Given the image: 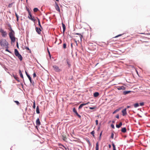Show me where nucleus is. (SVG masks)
<instances>
[{
	"label": "nucleus",
	"instance_id": "1",
	"mask_svg": "<svg viewBox=\"0 0 150 150\" xmlns=\"http://www.w3.org/2000/svg\"><path fill=\"white\" fill-rule=\"evenodd\" d=\"M10 31V32L9 34V38L11 40V42H14L15 41V38L14 36V32L11 28Z\"/></svg>",
	"mask_w": 150,
	"mask_h": 150
},
{
	"label": "nucleus",
	"instance_id": "2",
	"mask_svg": "<svg viewBox=\"0 0 150 150\" xmlns=\"http://www.w3.org/2000/svg\"><path fill=\"white\" fill-rule=\"evenodd\" d=\"M8 42L5 39H1L0 41V45L3 48H8Z\"/></svg>",
	"mask_w": 150,
	"mask_h": 150
},
{
	"label": "nucleus",
	"instance_id": "3",
	"mask_svg": "<svg viewBox=\"0 0 150 150\" xmlns=\"http://www.w3.org/2000/svg\"><path fill=\"white\" fill-rule=\"evenodd\" d=\"M125 88L123 86H122L120 87H119L117 88V89L119 90H122L123 91V94H128L129 93H131V91H125L124 90L125 89Z\"/></svg>",
	"mask_w": 150,
	"mask_h": 150
},
{
	"label": "nucleus",
	"instance_id": "4",
	"mask_svg": "<svg viewBox=\"0 0 150 150\" xmlns=\"http://www.w3.org/2000/svg\"><path fill=\"white\" fill-rule=\"evenodd\" d=\"M0 32L1 33V35L2 37H6L7 35V33L6 31L4 30L2 28H0Z\"/></svg>",
	"mask_w": 150,
	"mask_h": 150
},
{
	"label": "nucleus",
	"instance_id": "5",
	"mask_svg": "<svg viewBox=\"0 0 150 150\" xmlns=\"http://www.w3.org/2000/svg\"><path fill=\"white\" fill-rule=\"evenodd\" d=\"M29 14V16H28V18H29L32 21H35V19L34 17V16H32V15L31 14V12L29 11H28Z\"/></svg>",
	"mask_w": 150,
	"mask_h": 150
},
{
	"label": "nucleus",
	"instance_id": "6",
	"mask_svg": "<svg viewBox=\"0 0 150 150\" xmlns=\"http://www.w3.org/2000/svg\"><path fill=\"white\" fill-rule=\"evenodd\" d=\"M53 67L54 69V71L56 72H59L61 71V69H59L58 67L56 65L53 66Z\"/></svg>",
	"mask_w": 150,
	"mask_h": 150
},
{
	"label": "nucleus",
	"instance_id": "7",
	"mask_svg": "<svg viewBox=\"0 0 150 150\" xmlns=\"http://www.w3.org/2000/svg\"><path fill=\"white\" fill-rule=\"evenodd\" d=\"M35 30L38 34H40L41 33V30L40 28H38V27H36Z\"/></svg>",
	"mask_w": 150,
	"mask_h": 150
},
{
	"label": "nucleus",
	"instance_id": "8",
	"mask_svg": "<svg viewBox=\"0 0 150 150\" xmlns=\"http://www.w3.org/2000/svg\"><path fill=\"white\" fill-rule=\"evenodd\" d=\"M55 4H56V5L55 6V9L57 11H58L59 12H60V9H59V7L58 5L57 4V3L56 2H55Z\"/></svg>",
	"mask_w": 150,
	"mask_h": 150
},
{
	"label": "nucleus",
	"instance_id": "9",
	"mask_svg": "<svg viewBox=\"0 0 150 150\" xmlns=\"http://www.w3.org/2000/svg\"><path fill=\"white\" fill-rule=\"evenodd\" d=\"M122 115L123 116H124L127 114L126 112V108H125L122 111Z\"/></svg>",
	"mask_w": 150,
	"mask_h": 150
},
{
	"label": "nucleus",
	"instance_id": "10",
	"mask_svg": "<svg viewBox=\"0 0 150 150\" xmlns=\"http://www.w3.org/2000/svg\"><path fill=\"white\" fill-rule=\"evenodd\" d=\"M89 103V102H88L87 103H86L81 104L79 105V109L81 108L83 106L86 105L87 104H88Z\"/></svg>",
	"mask_w": 150,
	"mask_h": 150
},
{
	"label": "nucleus",
	"instance_id": "11",
	"mask_svg": "<svg viewBox=\"0 0 150 150\" xmlns=\"http://www.w3.org/2000/svg\"><path fill=\"white\" fill-rule=\"evenodd\" d=\"M25 73L26 74V75L28 77V78L30 83H32V79H31V77L30 76V75H28V73L26 71H25Z\"/></svg>",
	"mask_w": 150,
	"mask_h": 150
},
{
	"label": "nucleus",
	"instance_id": "12",
	"mask_svg": "<svg viewBox=\"0 0 150 150\" xmlns=\"http://www.w3.org/2000/svg\"><path fill=\"white\" fill-rule=\"evenodd\" d=\"M36 124L37 125L39 126L40 125V122L39 118H38L36 120Z\"/></svg>",
	"mask_w": 150,
	"mask_h": 150
},
{
	"label": "nucleus",
	"instance_id": "13",
	"mask_svg": "<svg viewBox=\"0 0 150 150\" xmlns=\"http://www.w3.org/2000/svg\"><path fill=\"white\" fill-rule=\"evenodd\" d=\"M14 52H15V54L16 56L17 55H18L19 54H20L18 51L16 49H15Z\"/></svg>",
	"mask_w": 150,
	"mask_h": 150
},
{
	"label": "nucleus",
	"instance_id": "14",
	"mask_svg": "<svg viewBox=\"0 0 150 150\" xmlns=\"http://www.w3.org/2000/svg\"><path fill=\"white\" fill-rule=\"evenodd\" d=\"M17 57L18 59L20 60V61H22L23 59V57L20 54L16 56Z\"/></svg>",
	"mask_w": 150,
	"mask_h": 150
},
{
	"label": "nucleus",
	"instance_id": "15",
	"mask_svg": "<svg viewBox=\"0 0 150 150\" xmlns=\"http://www.w3.org/2000/svg\"><path fill=\"white\" fill-rule=\"evenodd\" d=\"M121 109V108H119L118 109H117L116 110H115V111H114L113 112V114H114L116 112H117L119 111Z\"/></svg>",
	"mask_w": 150,
	"mask_h": 150
},
{
	"label": "nucleus",
	"instance_id": "16",
	"mask_svg": "<svg viewBox=\"0 0 150 150\" xmlns=\"http://www.w3.org/2000/svg\"><path fill=\"white\" fill-rule=\"evenodd\" d=\"M62 27L63 28V32H64L65 31V30L66 26H65V25L63 23H62Z\"/></svg>",
	"mask_w": 150,
	"mask_h": 150
},
{
	"label": "nucleus",
	"instance_id": "17",
	"mask_svg": "<svg viewBox=\"0 0 150 150\" xmlns=\"http://www.w3.org/2000/svg\"><path fill=\"white\" fill-rule=\"evenodd\" d=\"M122 125V122H120L119 125H116V127L117 128L120 127Z\"/></svg>",
	"mask_w": 150,
	"mask_h": 150
},
{
	"label": "nucleus",
	"instance_id": "18",
	"mask_svg": "<svg viewBox=\"0 0 150 150\" xmlns=\"http://www.w3.org/2000/svg\"><path fill=\"white\" fill-rule=\"evenodd\" d=\"M121 131L122 132L125 133L126 132V129L125 127L122 128L121 129Z\"/></svg>",
	"mask_w": 150,
	"mask_h": 150
},
{
	"label": "nucleus",
	"instance_id": "19",
	"mask_svg": "<svg viewBox=\"0 0 150 150\" xmlns=\"http://www.w3.org/2000/svg\"><path fill=\"white\" fill-rule=\"evenodd\" d=\"M19 74L20 76L22 78V79H23V74L21 72V71L20 70L19 71Z\"/></svg>",
	"mask_w": 150,
	"mask_h": 150
},
{
	"label": "nucleus",
	"instance_id": "20",
	"mask_svg": "<svg viewBox=\"0 0 150 150\" xmlns=\"http://www.w3.org/2000/svg\"><path fill=\"white\" fill-rule=\"evenodd\" d=\"M144 46H149L150 45L149 44L148 42H145L144 44Z\"/></svg>",
	"mask_w": 150,
	"mask_h": 150
},
{
	"label": "nucleus",
	"instance_id": "21",
	"mask_svg": "<svg viewBox=\"0 0 150 150\" xmlns=\"http://www.w3.org/2000/svg\"><path fill=\"white\" fill-rule=\"evenodd\" d=\"M36 112L37 113L39 114L40 113L39 108L38 106H37L36 108Z\"/></svg>",
	"mask_w": 150,
	"mask_h": 150
},
{
	"label": "nucleus",
	"instance_id": "22",
	"mask_svg": "<svg viewBox=\"0 0 150 150\" xmlns=\"http://www.w3.org/2000/svg\"><path fill=\"white\" fill-rule=\"evenodd\" d=\"M96 150H99V144L98 142L96 143Z\"/></svg>",
	"mask_w": 150,
	"mask_h": 150
},
{
	"label": "nucleus",
	"instance_id": "23",
	"mask_svg": "<svg viewBox=\"0 0 150 150\" xmlns=\"http://www.w3.org/2000/svg\"><path fill=\"white\" fill-rule=\"evenodd\" d=\"M75 34L77 35H79L81 40L82 38L83 37V36L82 35H81V34L79 33H75Z\"/></svg>",
	"mask_w": 150,
	"mask_h": 150
},
{
	"label": "nucleus",
	"instance_id": "24",
	"mask_svg": "<svg viewBox=\"0 0 150 150\" xmlns=\"http://www.w3.org/2000/svg\"><path fill=\"white\" fill-rule=\"evenodd\" d=\"M134 107L135 108H137L139 106V104L138 103H136L134 104Z\"/></svg>",
	"mask_w": 150,
	"mask_h": 150
},
{
	"label": "nucleus",
	"instance_id": "25",
	"mask_svg": "<svg viewBox=\"0 0 150 150\" xmlns=\"http://www.w3.org/2000/svg\"><path fill=\"white\" fill-rule=\"evenodd\" d=\"M15 15L16 17L17 21H18V20H19V16H18V14H17V13L16 12L15 13Z\"/></svg>",
	"mask_w": 150,
	"mask_h": 150
},
{
	"label": "nucleus",
	"instance_id": "26",
	"mask_svg": "<svg viewBox=\"0 0 150 150\" xmlns=\"http://www.w3.org/2000/svg\"><path fill=\"white\" fill-rule=\"evenodd\" d=\"M38 10H39L38 8H35L33 9L34 11L35 12H37Z\"/></svg>",
	"mask_w": 150,
	"mask_h": 150
},
{
	"label": "nucleus",
	"instance_id": "27",
	"mask_svg": "<svg viewBox=\"0 0 150 150\" xmlns=\"http://www.w3.org/2000/svg\"><path fill=\"white\" fill-rule=\"evenodd\" d=\"M13 4V3H11V4H10L8 6V8L11 7L12 6Z\"/></svg>",
	"mask_w": 150,
	"mask_h": 150
},
{
	"label": "nucleus",
	"instance_id": "28",
	"mask_svg": "<svg viewBox=\"0 0 150 150\" xmlns=\"http://www.w3.org/2000/svg\"><path fill=\"white\" fill-rule=\"evenodd\" d=\"M91 134L93 135V137H95L94 134L95 132L94 130L93 131L91 132Z\"/></svg>",
	"mask_w": 150,
	"mask_h": 150
},
{
	"label": "nucleus",
	"instance_id": "29",
	"mask_svg": "<svg viewBox=\"0 0 150 150\" xmlns=\"http://www.w3.org/2000/svg\"><path fill=\"white\" fill-rule=\"evenodd\" d=\"M38 25H39V26L40 27L42 28V27L40 24V20L38 18Z\"/></svg>",
	"mask_w": 150,
	"mask_h": 150
},
{
	"label": "nucleus",
	"instance_id": "30",
	"mask_svg": "<svg viewBox=\"0 0 150 150\" xmlns=\"http://www.w3.org/2000/svg\"><path fill=\"white\" fill-rule=\"evenodd\" d=\"M73 112H74L75 114L77 113V112L76 111V109L75 108H73Z\"/></svg>",
	"mask_w": 150,
	"mask_h": 150
},
{
	"label": "nucleus",
	"instance_id": "31",
	"mask_svg": "<svg viewBox=\"0 0 150 150\" xmlns=\"http://www.w3.org/2000/svg\"><path fill=\"white\" fill-rule=\"evenodd\" d=\"M63 48L64 49L66 48V43H64L63 44Z\"/></svg>",
	"mask_w": 150,
	"mask_h": 150
},
{
	"label": "nucleus",
	"instance_id": "32",
	"mask_svg": "<svg viewBox=\"0 0 150 150\" xmlns=\"http://www.w3.org/2000/svg\"><path fill=\"white\" fill-rule=\"evenodd\" d=\"M62 139L64 141H66L67 139V138L65 136H62Z\"/></svg>",
	"mask_w": 150,
	"mask_h": 150
},
{
	"label": "nucleus",
	"instance_id": "33",
	"mask_svg": "<svg viewBox=\"0 0 150 150\" xmlns=\"http://www.w3.org/2000/svg\"><path fill=\"white\" fill-rule=\"evenodd\" d=\"M35 101H34V102L33 103V108L34 109H35Z\"/></svg>",
	"mask_w": 150,
	"mask_h": 150
},
{
	"label": "nucleus",
	"instance_id": "34",
	"mask_svg": "<svg viewBox=\"0 0 150 150\" xmlns=\"http://www.w3.org/2000/svg\"><path fill=\"white\" fill-rule=\"evenodd\" d=\"M14 102L16 103L17 105H19L20 104V103L18 101H14Z\"/></svg>",
	"mask_w": 150,
	"mask_h": 150
},
{
	"label": "nucleus",
	"instance_id": "35",
	"mask_svg": "<svg viewBox=\"0 0 150 150\" xmlns=\"http://www.w3.org/2000/svg\"><path fill=\"white\" fill-rule=\"evenodd\" d=\"M76 115L78 117H79V118H81V116L80 115H79V114H78V112H77V113H76Z\"/></svg>",
	"mask_w": 150,
	"mask_h": 150
},
{
	"label": "nucleus",
	"instance_id": "36",
	"mask_svg": "<svg viewBox=\"0 0 150 150\" xmlns=\"http://www.w3.org/2000/svg\"><path fill=\"white\" fill-rule=\"evenodd\" d=\"M76 115L78 117H79V118H81V116L80 115H79V114H78V112H77V113H76Z\"/></svg>",
	"mask_w": 150,
	"mask_h": 150
},
{
	"label": "nucleus",
	"instance_id": "37",
	"mask_svg": "<svg viewBox=\"0 0 150 150\" xmlns=\"http://www.w3.org/2000/svg\"><path fill=\"white\" fill-rule=\"evenodd\" d=\"M33 77L35 78L36 76V74L35 73H34L33 74Z\"/></svg>",
	"mask_w": 150,
	"mask_h": 150
},
{
	"label": "nucleus",
	"instance_id": "38",
	"mask_svg": "<svg viewBox=\"0 0 150 150\" xmlns=\"http://www.w3.org/2000/svg\"><path fill=\"white\" fill-rule=\"evenodd\" d=\"M112 146L113 149H116L115 145H114V144L113 143L112 144Z\"/></svg>",
	"mask_w": 150,
	"mask_h": 150
},
{
	"label": "nucleus",
	"instance_id": "39",
	"mask_svg": "<svg viewBox=\"0 0 150 150\" xmlns=\"http://www.w3.org/2000/svg\"><path fill=\"white\" fill-rule=\"evenodd\" d=\"M139 104H140V105L141 106H142L144 105V103L143 102L141 103H140Z\"/></svg>",
	"mask_w": 150,
	"mask_h": 150
},
{
	"label": "nucleus",
	"instance_id": "40",
	"mask_svg": "<svg viewBox=\"0 0 150 150\" xmlns=\"http://www.w3.org/2000/svg\"><path fill=\"white\" fill-rule=\"evenodd\" d=\"M114 135V134L113 133H112V134H111V137L112 139H113V138Z\"/></svg>",
	"mask_w": 150,
	"mask_h": 150
},
{
	"label": "nucleus",
	"instance_id": "41",
	"mask_svg": "<svg viewBox=\"0 0 150 150\" xmlns=\"http://www.w3.org/2000/svg\"><path fill=\"white\" fill-rule=\"evenodd\" d=\"M94 95V96L95 97H97L99 94H93Z\"/></svg>",
	"mask_w": 150,
	"mask_h": 150
},
{
	"label": "nucleus",
	"instance_id": "42",
	"mask_svg": "<svg viewBox=\"0 0 150 150\" xmlns=\"http://www.w3.org/2000/svg\"><path fill=\"white\" fill-rule=\"evenodd\" d=\"M96 125H97L98 124V121L97 120H96Z\"/></svg>",
	"mask_w": 150,
	"mask_h": 150
},
{
	"label": "nucleus",
	"instance_id": "43",
	"mask_svg": "<svg viewBox=\"0 0 150 150\" xmlns=\"http://www.w3.org/2000/svg\"><path fill=\"white\" fill-rule=\"evenodd\" d=\"M111 127L113 128V129H114L115 128V127H114V125H113V124H112L111 125Z\"/></svg>",
	"mask_w": 150,
	"mask_h": 150
},
{
	"label": "nucleus",
	"instance_id": "44",
	"mask_svg": "<svg viewBox=\"0 0 150 150\" xmlns=\"http://www.w3.org/2000/svg\"><path fill=\"white\" fill-rule=\"evenodd\" d=\"M25 49H26V50H30L29 48L28 47H25Z\"/></svg>",
	"mask_w": 150,
	"mask_h": 150
},
{
	"label": "nucleus",
	"instance_id": "45",
	"mask_svg": "<svg viewBox=\"0 0 150 150\" xmlns=\"http://www.w3.org/2000/svg\"><path fill=\"white\" fill-rule=\"evenodd\" d=\"M121 35H122L121 34L119 35H117V36H116L115 37V38H117V37H119L120 36H121Z\"/></svg>",
	"mask_w": 150,
	"mask_h": 150
},
{
	"label": "nucleus",
	"instance_id": "46",
	"mask_svg": "<svg viewBox=\"0 0 150 150\" xmlns=\"http://www.w3.org/2000/svg\"><path fill=\"white\" fill-rule=\"evenodd\" d=\"M6 50H5L6 51H7V52H10V51H9V50H8V48H6Z\"/></svg>",
	"mask_w": 150,
	"mask_h": 150
},
{
	"label": "nucleus",
	"instance_id": "47",
	"mask_svg": "<svg viewBox=\"0 0 150 150\" xmlns=\"http://www.w3.org/2000/svg\"><path fill=\"white\" fill-rule=\"evenodd\" d=\"M116 118L117 119L119 118V115H117L116 116Z\"/></svg>",
	"mask_w": 150,
	"mask_h": 150
},
{
	"label": "nucleus",
	"instance_id": "48",
	"mask_svg": "<svg viewBox=\"0 0 150 150\" xmlns=\"http://www.w3.org/2000/svg\"><path fill=\"white\" fill-rule=\"evenodd\" d=\"M95 108L94 107H90L89 108V109H94Z\"/></svg>",
	"mask_w": 150,
	"mask_h": 150
},
{
	"label": "nucleus",
	"instance_id": "49",
	"mask_svg": "<svg viewBox=\"0 0 150 150\" xmlns=\"http://www.w3.org/2000/svg\"><path fill=\"white\" fill-rule=\"evenodd\" d=\"M14 77L15 78V79L16 80H17V79L18 78L17 77H16L15 76H14Z\"/></svg>",
	"mask_w": 150,
	"mask_h": 150
},
{
	"label": "nucleus",
	"instance_id": "50",
	"mask_svg": "<svg viewBox=\"0 0 150 150\" xmlns=\"http://www.w3.org/2000/svg\"><path fill=\"white\" fill-rule=\"evenodd\" d=\"M102 132H101L100 133V137L101 135H102Z\"/></svg>",
	"mask_w": 150,
	"mask_h": 150
},
{
	"label": "nucleus",
	"instance_id": "51",
	"mask_svg": "<svg viewBox=\"0 0 150 150\" xmlns=\"http://www.w3.org/2000/svg\"><path fill=\"white\" fill-rule=\"evenodd\" d=\"M16 46L18 48V42H17V44H16Z\"/></svg>",
	"mask_w": 150,
	"mask_h": 150
},
{
	"label": "nucleus",
	"instance_id": "52",
	"mask_svg": "<svg viewBox=\"0 0 150 150\" xmlns=\"http://www.w3.org/2000/svg\"><path fill=\"white\" fill-rule=\"evenodd\" d=\"M109 148H111V145H110V144H109Z\"/></svg>",
	"mask_w": 150,
	"mask_h": 150
},
{
	"label": "nucleus",
	"instance_id": "53",
	"mask_svg": "<svg viewBox=\"0 0 150 150\" xmlns=\"http://www.w3.org/2000/svg\"><path fill=\"white\" fill-rule=\"evenodd\" d=\"M93 94H99V93L97 92H96L94 93Z\"/></svg>",
	"mask_w": 150,
	"mask_h": 150
},
{
	"label": "nucleus",
	"instance_id": "54",
	"mask_svg": "<svg viewBox=\"0 0 150 150\" xmlns=\"http://www.w3.org/2000/svg\"><path fill=\"white\" fill-rule=\"evenodd\" d=\"M130 108V106H127V108Z\"/></svg>",
	"mask_w": 150,
	"mask_h": 150
},
{
	"label": "nucleus",
	"instance_id": "55",
	"mask_svg": "<svg viewBox=\"0 0 150 150\" xmlns=\"http://www.w3.org/2000/svg\"><path fill=\"white\" fill-rule=\"evenodd\" d=\"M48 52L49 54L50 55V52L49 51V50H48Z\"/></svg>",
	"mask_w": 150,
	"mask_h": 150
},
{
	"label": "nucleus",
	"instance_id": "56",
	"mask_svg": "<svg viewBox=\"0 0 150 150\" xmlns=\"http://www.w3.org/2000/svg\"><path fill=\"white\" fill-rule=\"evenodd\" d=\"M113 150H116V149H113Z\"/></svg>",
	"mask_w": 150,
	"mask_h": 150
},
{
	"label": "nucleus",
	"instance_id": "57",
	"mask_svg": "<svg viewBox=\"0 0 150 150\" xmlns=\"http://www.w3.org/2000/svg\"><path fill=\"white\" fill-rule=\"evenodd\" d=\"M56 0L57 1H59V0Z\"/></svg>",
	"mask_w": 150,
	"mask_h": 150
},
{
	"label": "nucleus",
	"instance_id": "58",
	"mask_svg": "<svg viewBox=\"0 0 150 150\" xmlns=\"http://www.w3.org/2000/svg\"><path fill=\"white\" fill-rule=\"evenodd\" d=\"M26 1H28V0H26Z\"/></svg>",
	"mask_w": 150,
	"mask_h": 150
},
{
	"label": "nucleus",
	"instance_id": "59",
	"mask_svg": "<svg viewBox=\"0 0 150 150\" xmlns=\"http://www.w3.org/2000/svg\"><path fill=\"white\" fill-rule=\"evenodd\" d=\"M21 1H22V0H21Z\"/></svg>",
	"mask_w": 150,
	"mask_h": 150
}]
</instances>
